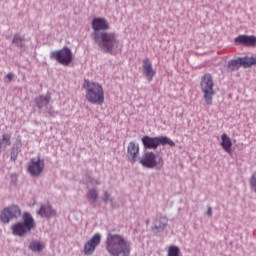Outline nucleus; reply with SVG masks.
Masks as SVG:
<instances>
[{
	"instance_id": "obj_27",
	"label": "nucleus",
	"mask_w": 256,
	"mask_h": 256,
	"mask_svg": "<svg viewBox=\"0 0 256 256\" xmlns=\"http://www.w3.org/2000/svg\"><path fill=\"white\" fill-rule=\"evenodd\" d=\"M19 41H21V37L19 36H14V39H13V43H18Z\"/></svg>"
},
{
	"instance_id": "obj_30",
	"label": "nucleus",
	"mask_w": 256,
	"mask_h": 256,
	"mask_svg": "<svg viewBox=\"0 0 256 256\" xmlns=\"http://www.w3.org/2000/svg\"><path fill=\"white\" fill-rule=\"evenodd\" d=\"M11 159H13V161H15L17 159V157L16 156L13 157V154H12Z\"/></svg>"
},
{
	"instance_id": "obj_17",
	"label": "nucleus",
	"mask_w": 256,
	"mask_h": 256,
	"mask_svg": "<svg viewBox=\"0 0 256 256\" xmlns=\"http://www.w3.org/2000/svg\"><path fill=\"white\" fill-rule=\"evenodd\" d=\"M51 101V96L47 95V96H39L37 99H36V104H37V107L39 109H43V107L49 105Z\"/></svg>"
},
{
	"instance_id": "obj_14",
	"label": "nucleus",
	"mask_w": 256,
	"mask_h": 256,
	"mask_svg": "<svg viewBox=\"0 0 256 256\" xmlns=\"http://www.w3.org/2000/svg\"><path fill=\"white\" fill-rule=\"evenodd\" d=\"M235 43H239V45H246V47H255L256 37L255 36L240 35V36L235 38Z\"/></svg>"
},
{
	"instance_id": "obj_1",
	"label": "nucleus",
	"mask_w": 256,
	"mask_h": 256,
	"mask_svg": "<svg viewBox=\"0 0 256 256\" xmlns=\"http://www.w3.org/2000/svg\"><path fill=\"white\" fill-rule=\"evenodd\" d=\"M106 249L113 256H129L131 255V242L122 235L108 234Z\"/></svg>"
},
{
	"instance_id": "obj_13",
	"label": "nucleus",
	"mask_w": 256,
	"mask_h": 256,
	"mask_svg": "<svg viewBox=\"0 0 256 256\" xmlns=\"http://www.w3.org/2000/svg\"><path fill=\"white\" fill-rule=\"evenodd\" d=\"M142 68L146 79H148V81H153L156 72L153 69V64L151 63V60H149V58L143 60Z\"/></svg>"
},
{
	"instance_id": "obj_2",
	"label": "nucleus",
	"mask_w": 256,
	"mask_h": 256,
	"mask_svg": "<svg viewBox=\"0 0 256 256\" xmlns=\"http://www.w3.org/2000/svg\"><path fill=\"white\" fill-rule=\"evenodd\" d=\"M83 87L85 89V99L88 103H91V105H103L105 103V91L101 84L85 80Z\"/></svg>"
},
{
	"instance_id": "obj_8",
	"label": "nucleus",
	"mask_w": 256,
	"mask_h": 256,
	"mask_svg": "<svg viewBox=\"0 0 256 256\" xmlns=\"http://www.w3.org/2000/svg\"><path fill=\"white\" fill-rule=\"evenodd\" d=\"M140 163L143 167H147V169H153V167L161 169L163 167V157L153 152H147L140 159Z\"/></svg>"
},
{
	"instance_id": "obj_19",
	"label": "nucleus",
	"mask_w": 256,
	"mask_h": 256,
	"mask_svg": "<svg viewBox=\"0 0 256 256\" xmlns=\"http://www.w3.org/2000/svg\"><path fill=\"white\" fill-rule=\"evenodd\" d=\"M240 63L242 67L246 68L247 67H253V65H256V57H243L240 58Z\"/></svg>"
},
{
	"instance_id": "obj_29",
	"label": "nucleus",
	"mask_w": 256,
	"mask_h": 256,
	"mask_svg": "<svg viewBox=\"0 0 256 256\" xmlns=\"http://www.w3.org/2000/svg\"><path fill=\"white\" fill-rule=\"evenodd\" d=\"M207 215H208L209 217H211V215H213V210L211 209V207H208Z\"/></svg>"
},
{
	"instance_id": "obj_7",
	"label": "nucleus",
	"mask_w": 256,
	"mask_h": 256,
	"mask_svg": "<svg viewBox=\"0 0 256 256\" xmlns=\"http://www.w3.org/2000/svg\"><path fill=\"white\" fill-rule=\"evenodd\" d=\"M50 59H54L60 63V65H64L67 67L69 64L73 62V52L68 47H64L60 50H55L50 53Z\"/></svg>"
},
{
	"instance_id": "obj_4",
	"label": "nucleus",
	"mask_w": 256,
	"mask_h": 256,
	"mask_svg": "<svg viewBox=\"0 0 256 256\" xmlns=\"http://www.w3.org/2000/svg\"><path fill=\"white\" fill-rule=\"evenodd\" d=\"M22 219L23 222H18L12 226L13 235H17L18 237H23L32 229H35V220L31 214L24 213Z\"/></svg>"
},
{
	"instance_id": "obj_5",
	"label": "nucleus",
	"mask_w": 256,
	"mask_h": 256,
	"mask_svg": "<svg viewBox=\"0 0 256 256\" xmlns=\"http://www.w3.org/2000/svg\"><path fill=\"white\" fill-rule=\"evenodd\" d=\"M142 143H143L144 149H157L159 145H169V147H175V142L166 136H160V137L144 136L142 138Z\"/></svg>"
},
{
	"instance_id": "obj_25",
	"label": "nucleus",
	"mask_w": 256,
	"mask_h": 256,
	"mask_svg": "<svg viewBox=\"0 0 256 256\" xmlns=\"http://www.w3.org/2000/svg\"><path fill=\"white\" fill-rule=\"evenodd\" d=\"M88 196L90 197V199H93L94 201H97V199H99V194L95 189L89 190Z\"/></svg>"
},
{
	"instance_id": "obj_28",
	"label": "nucleus",
	"mask_w": 256,
	"mask_h": 256,
	"mask_svg": "<svg viewBox=\"0 0 256 256\" xmlns=\"http://www.w3.org/2000/svg\"><path fill=\"white\" fill-rule=\"evenodd\" d=\"M13 77H14L13 73H8V74H7V79H8L9 81H13Z\"/></svg>"
},
{
	"instance_id": "obj_6",
	"label": "nucleus",
	"mask_w": 256,
	"mask_h": 256,
	"mask_svg": "<svg viewBox=\"0 0 256 256\" xmlns=\"http://www.w3.org/2000/svg\"><path fill=\"white\" fill-rule=\"evenodd\" d=\"M100 46L106 53H113L119 49V41H117V36L115 33L103 32L100 34Z\"/></svg>"
},
{
	"instance_id": "obj_16",
	"label": "nucleus",
	"mask_w": 256,
	"mask_h": 256,
	"mask_svg": "<svg viewBox=\"0 0 256 256\" xmlns=\"http://www.w3.org/2000/svg\"><path fill=\"white\" fill-rule=\"evenodd\" d=\"M138 155H139V144H136L135 142H130L128 144V157L132 159V161H135Z\"/></svg>"
},
{
	"instance_id": "obj_10",
	"label": "nucleus",
	"mask_w": 256,
	"mask_h": 256,
	"mask_svg": "<svg viewBox=\"0 0 256 256\" xmlns=\"http://www.w3.org/2000/svg\"><path fill=\"white\" fill-rule=\"evenodd\" d=\"M101 243V234L96 233L93 235V237L88 240L84 245V254L85 255H93L95 253V249L99 247Z\"/></svg>"
},
{
	"instance_id": "obj_22",
	"label": "nucleus",
	"mask_w": 256,
	"mask_h": 256,
	"mask_svg": "<svg viewBox=\"0 0 256 256\" xmlns=\"http://www.w3.org/2000/svg\"><path fill=\"white\" fill-rule=\"evenodd\" d=\"M241 67V58H238L236 60H230L228 62V69L229 71H237Z\"/></svg>"
},
{
	"instance_id": "obj_12",
	"label": "nucleus",
	"mask_w": 256,
	"mask_h": 256,
	"mask_svg": "<svg viewBox=\"0 0 256 256\" xmlns=\"http://www.w3.org/2000/svg\"><path fill=\"white\" fill-rule=\"evenodd\" d=\"M45 169V162L41 160V158H38L37 160L31 159L28 171L32 177H39L40 173H43V170Z\"/></svg>"
},
{
	"instance_id": "obj_11",
	"label": "nucleus",
	"mask_w": 256,
	"mask_h": 256,
	"mask_svg": "<svg viewBox=\"0 0 256 256\" xmlns=\"http://www.w3.org/2000/svg\"><path fill=\"white\" fill-rule=\"evenodd\" d=\"M92 29L95 31V41H99V31H107V29H109V22H107L105 18H94L92 20Z\"/></svg>"
},
{
	"instance_id": "obj_9",
	"label": "nucleus",
	"mask_w": 256,
	"mask_h": 256,
	"mask_svg": "<svg viewBox=\"0 0 256 256\" xmlns=\"http://www.w3.org/2000/svg\"><path fill=\"white\" fill-rule=\"evenodd\" d=\"M17 217H21V209L18 206L5 208L0 215V219L3 223H9L11 219H17Z\"/></svg>"
},
{
	"instance_id": "obj_15",
	"label": "nucleus",
	"mask_w": 256,
	"mask_h": 256,
	"mask_svg": "<svg viewBox=\"0 0 256 256\" xmlns=\"http://www.w3.org/2000/svg\"><path fill=\"white\" fill-rule=\"evenodd\" d=\"M221 147L226 151V153L231 154V148L233 147V142L231 141V138L226 134H222L221 136Z\"/></svg>"
},
{
	"instance_id": "obj_20",
	"label": "nucleus",
	"mask_w": 256,
	"mask_h": 256,
	"mask_svg": "<svg viewBox=\"0 0 256 256\" xmlns=\"http://www.w3.org/2000/svg\"><path fill=\"white\" fill-rule=\"evenodd\" d=\"M167 223H168L167 218L161 217L155 221L154 229H156V231H163V229H165V227H167Z\"/></svg>"
},
{
	"instance_id": "obj_21",
	"label": "nucleus",
	"mask_w": 256,
	"mask_h": 256,
	"mask_svg": "<svg viewBox=\"0 0 256 256\" xmlns=\"http://www.w3.org/2000/svg\"><path fill=\"white\" fill-rule=\"evenodd\" d=\"M29 249L31 251H34L36 253L41 252L43 249H45V244H43V242H39V241H32L29 245Z\"/></svg>"
},
{
	"instance_id": "obj_3",
	"label": "nucleus",
	"mask_w": 256,
	"mask_h": 256,
	"mask_svg": "<svg viewBox=\"0 0 256 256\" xmlns=\"http://www.w3.org/2000/svg\"><path fill=\"white\" fill-rule=\"evenodd\" d=\"M215 83L213 82V76L211 74H205L201 78L200 89L203 93V97L206 105H213V98L215 97Z\"/></svg>"
},
{
	"instance_id": "obj_23",
	"label": "nucleus",
	"mask_w": 256,
	"mask_h": 256,
	"mask_svg": "<svg viewBox=\"0 0 256 256\" xmlns=\"http://www.w3.org/2000/svg\"><path fill=\"white\" fill-rule=\"evenodd\" d=\"M181 255V249H179V246H169L168 248V254L167 256H179Z\"/></svg>"
},
{
	"instance_id": "obj_18",
	"label": "nucleus",
	"mask_w": 256,
	"mask_h": 256,
	"mask_svg": "<svg viewBox=\"0 0 256 256\" xmlns=\"http://www.w3.org/2000/svg\"><path fill=\"white\" fill-rule=\"evenodd\" d=\"M38 213L41 217H53V215H55V210H53L51 206H42Z\"/></svg>"
},
{
	"instance_id": "obj_24",
	"label": "nucleus",
	"mask_w": 256,
	"mask_h": 256,
	"mask_svg": "<svg viewBox=\"0 0 256 256\" xmlns=\"http://www.w3.org/2000/svg\"><path fill=\"white\" fill-rule=\"evenodd\" d=\"M1 145H11V135L10 134H3Z\"/></svg>"
},
{
	"instance_id": "obj_26",
	"label": "nucleus",
	"mask_w": 256,
	"mask_h": 256,
	"mask_svg": "<svg viewBox=\"0 0 256 256\" xmlns=\"http://www.w3.org/2000/svg\"><path fill=\"white\" fill-rule=\"evenodd\" d=\"M102 201H104V203H107L109 201V193L104 192V195L102 197Z\"/></svg>"
}]
</instances>
